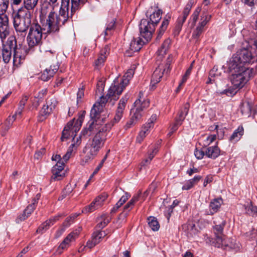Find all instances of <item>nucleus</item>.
<instances>
[{
	"label": "nucleus",
	"instance_id": "56",
	"mask_svg": "<svg viewBox=\"0 0 257 257\" xmlns=\"http://www.w3.org/2000/svg\"><path fill=\"white\" fill-rule=\"evenodd\" d=\"M46 153V149L45 148H42L40 150L37 151L34 155L35 159L39 160L42 158L43 155Z\"/></svg>",
	"mask_w": 257,
	"mask_h": 257
},
{
	"label": "nucleus",
	"instance_id": "25",
	"mask_svg": "<svg viewBox=\"0 0 257 257\" xmlns=\"http://www.w3.org/2000/svg\"><path fill=\"white\" fill-rule=\"evenodd\" d=\"M220 150L217 146H211L207 148L205 150V156L209 158L215 159L220 155Z\"/></svg>",
	"mask_w": 257,
	"mask_h": 257
},
{
	"label": "nucleus",
	"instance_id": "21",
	"mask_svg": "<svg viewBox=\"0 0 257 257\" xmlns=\"http://www.w3.org/2000/svg\"><path fill=\"white\" fill-rule=\"evenodd\" d=\"M128 99V96L125 95L122 97L119 100L117 110L116 111L115 115L113 120V123L118 122L121 118L123 115V110L125 107Z\"/></svg>",
	"mask_w": 257,
	"mask_h": 257
},
{
	"label": "nucleus",
	"instance_id": "43",
	"mask_svg": "<svg viewBox=\"0 0 257 257\" xmlns=\"http://www.w3.org/2000/svg\"><path fill=\"white\" fill-rule=\"evenodd\" d=\"M76 184L75 183L74 184H68L67 185L64 191H63L61 196L59 197V200H62L63 198L66 197L67 195L70 194L73 190L74 188L76 187Z\"/></svg>",
	"mask_w": 257,
	"mask_h": 257
},
{
	"label": "nucleus",
	"instance_id": "27",
	"mask_svg": "<svg viewBox=\"0 0 257 257\" xmlns=\"http://www.w3.org/2000/svg\"><path fill=\"white\" fill-rule=\"evenodd\" d=\"M189 107V103H186L184 104L183 107L180 109L175 119V121H177L178 124L182 123L183 121L185 118L186 116L188 113Z\"/></svg>",
	"mask_w": 257,
	"mask_h": 257
},
{
	"label": "nucleus",
	"instance_id": "10",
	"mask_svg": "<svg viewBox=\"0 0 257 257\" xmlns=\"http://www.w3.org/2000/svg\"><path fill=\"white\" fill-rule=\"evenodd\" d=\"M170 63L168 61L166 63L160 64L156 68L152 75L151 84L153 88L155 85L159 83L164 74H167L170 70Z\"/></svg>",
	"mask_w": 257,
	"mask_h": 257
},
{
	"label": "nucleus",
	"instance_id": "52",
	"mask_svg": "<svg viewBox=\"0 0 257 257\" xmlns=\"http://www.w3.org/2000/svg\"><path fill=\"white\" fill-rule=\"evenodd\" d=\"M193 63H194V61L192 63V64L190 65V66L186 70L185 74L183 75V76L182 77V81H181V82L180 83V86L181 85H182L186 81V80L188 78V77H189V75H190V73L191 72V71H192V66H193Z\"/></svg>",
	"mask_w": 257,
	"mask_h": 257
},
{
	"label": "nucleus",
	"instance_id": "44",
	"mask_svg": "<svg viewBox=\"0 0 257 257\" xmlns=\"http://www.w3.org/2000/svg\"><path fill=\"white\" fill-rule=\"evenodd\" d=\"M187 17V15H184V14H182V16L179 17L176 26V30L177 31L178 33H179L181 31L182 27L184 23L185 22Z\"/></svg>",
	"mask_w": 257,
	"mask_h": 257
},
{
	"label": "nucleus",
	"instance_id": "59",
	"mask_svg": "<svg viewBox=\"0 0 257 257\" xmlns=\"http://www.w3.org/2000/svg\"><path fill=\"white\" fill-rule=\"evenodd\" d=\"M220 75L221 72H218V69L216 67H214L209 72L210 77H216Z\"/></svg>",
	"mask_w": 257,
	"mask_h": 257
},
{
	"label": "nucleus",
	"instance_id": "31",
	"mask_svg": "<svg viewBox=\"0 0 257 257\" xmlns=\"http://www.w3.org/2000/svg\"><path fill=\"white\" fill-rule=\"evenodd\" d=\"M140 195H137L134 196L130 200V201L123 207V213L124 217L127 215V212L130 211L134 207L135 203H136L139 199Z\"/></svg>",
	"mask_w": 257,
	"mask_h": 257
},
{
	"label": "nucleus",
	"instance_id": "16",
	"mask_svg": "<svg viewBox=\"0 0 257 257\" xmlns=\"http://www.w3.org/2000/svg\"><path fill=\"white\" fill-rule=\"evenodd\" d=\"M70 0H61V4L59 9V14H57V17L60 18V20L63 25H65L68 21L69 18L71 17V14H69Z\"/></svg>",
	"mask_w": 257,
	"mask_h": 257
},
{
	"label": "nucleus",
	"instance_id": "60",
	"mask_svg": "<svg viewBox=\"0 0 257 257\" xmlns=\"http://www.w3.org/2000/svg\"><path fill=\"white\" fill-rule=\"evenodd\" d=\"M194 155L197 159H202L205 155V151L196 149L194 152Z\"/></svg>",
	"mask_w": 257,
	"mask_h": 257
},
{
	"label": "nucleus",
	"instance_id": "4",
	"mask_svg": "<svg viewBox=\"0 0 257 257\" xmlns=\"http://www.w3.org/2000/svg\"><path fill=\"white\" fill-rule=\"evenodd\" d=\"M232 62L238 68L248 67V65L257 62V41H253L249 48L241 50Z\"/></svg>",
	"mask_w": 257,
	"mask_h": 257
},
{
	"label": "nucleus",
	"instance_id": "49",
	"mask_svg": "<svg viewBox=\"0 0 257 257\" xmlns=\"http://www.w3.org/2000/svg\"><path fill=\"white\" fill-rule=\"evenodd\" d=\"M10 3V0H0V12L5 13L8 9Z\"/></svg>",
	"mask_w": 257,
	"mask_h": 257
},
{
	"label": "nucleus",
	"instance_id": "22",
	"mask_svg": "<svg viewBox=\"0 0 257 257\" xmlns=\"http://www.w3.org/2000/svg\"><path fill=\"white\" fill-rule=\"evenodd\" d=\"M59 69V66L57 64L51 65L49 68H46L42 73L40 78L41 80L47 81L51 78L53 77L54 75L57 72Z\"/></svg>",
	"mask_w": 257,
	"mask_h": 257
},
{
	"label": "nucleus",
	"instance_id": "20",
	"mask_svg": "<svg viewBox=\"0 0 257 257\" xmlns=\"http://www.w3.org/2000/svg\"><path fill=\"white\" fill-rule=\"evenodd\" d=\"M81 230V228H78L70 233L60 244L58 249L64 250L67 249L70 246V243L74 241L78 237Z\"/></svg>",
	"mask_w": 257,
	"mask_h": 257
},
{
	"label": "nucleus",
	"instance_id": "13",
	"mask_svg": "<svg viewBox=\"0 0 257 257\" xmlns=\"http://www.w3.org/2000/svg\"><path fill=\"white\" fill-rule=\"evenodd\" d=\"M10 34L9 17L5 13L0 14V39L2 42Z\"/></svg>",
	"mask_w": 257,
	"mask_h": 257
},
{
	"label": "nucleus",
	"instance_id": "42",
	"mask_svg": "<svg viewBox=\"0 0 257 257\" xmlns=\"http://www.w3.org/2000/svg\"><path fill=\"white\" fill-rule=\"evenodd\" d=\"M148 224L150 227L154 231H157L160 228V225L155 217L150 216L148 218Z\"/></svg>",
	"mask_w": 257,
	"mask_h": 257
},
{
	"label": "nucleus",
	"instance_id": "38",
	"mask_svg": "<svg viewBox=\"0 0 257 257\" xmlns=\"http://www.w3.org/2000/svg\"><path fill=\"white\" fill-rule=\"evenodd\" d=\"M170 44L171 40L169 39H166L162 44L161 48L158 49L157 53L158 55L160 57V58L166 54Z\"/></svg>",
	"mask_w": 257,
	"mask_h": 257
},
{
	"label": "nucleus",
	"instance_id": "39",
	"mask_svg": "<svg viewBox=\"0 0 257 257\" xmlns=\"http://www.w3.org/2000/svg\"><path fill=\"white\" fill-rule=\"evenodd\" d=\"M201 7H198L196 8L195 10L193 12V14L191 16L189 19V23H190L192 28H193L195 26L196 23L198 19L199 15L201 12Z\"/></svg>",
	"mask_w": 257,
	"mask_h": 257
},
{
	"label": "nucleus",
	"instance_id": "29",
	"mask_svg": "<svg viewBox=\"0 0 257 257\" xmlns=\"http://www.w3.org/2000/svg\"><path fill=\"white\" fill-rule=\"evenodd\" d=\"M59 217V216H55L54 217L46 221L38 227L37 230V232L42 234L45 232L54 222L58 220Z\"/></svg>",
	"mask_w": 257,
	"mask_h": 257
},
{
	"label": "nucleus",
	"instance_id": "14",
	"mask_svg": "<svg viewBox=\"0 0 257 257\" xmlns=\"http://www.w3.org/2000/svg\"><path fill=\"white\" fill-rule=\"evenodd\" d=\"M211 16L206 13L203 12L200 16V21L197 27L194 30L192 37L197 41L204 31V27L210 21Z\"/></svg>",
	"mask_w": 257,
	"mask_h": 257
},
{
	"label": "nucleus",
	"instance_id": "45",
	"mask_svg": "<svg viewBox=\"0 0 257 257\" xmlns=\"http://www.w3.org/2000/svg\"><path fill=\"white\" fill-rule=\"evenodd\" d=\"M108 195L106 193H103L94 200L96 204V206H97L98 208L103 205L104 201L106 199Z\"/></svg>",
	"mask_w": 257,
	"mask_h": 257
},
{
	"label": "nucleus",
	"instance_id": "24",
	"mask_svg": "<svg viewBox=\"0 0 257 257\" xmlns=\"http://www.w3.org/2000/svg\"><path fill=\"white\" fill-rule=\"evenodd\" d=\"M15 46L14 48V53L13 55V64L14 66H18L21 64L22 61L24 60L25 59L24 56H22L21 54L23 51H24V50L22 49H17L16 41H15Z\"/></svg>",
	"mask_w": 257,
	"mask_h": 257
},
{
	"label": "nucleus",
	"instance_id": "57",
	"mask_svg": "<svg viewBox=\"0 0 257 257\" xmlns=\"http://www.w3.org/2000/svg\"><path fill=\"white\" fill-rule=\"evenodd\" d=\"M130 196L131 195L128 193H125V195L122 196L117 203L121 206L128 199Z\"/></svg>",
	"mask_w": 257,
	"mask_h": 257
},
{
	"label": "nucleus",
	"instance_id": "23",
	"mask_svg": "<svg viewBox=\"0 0 257 257\" xmlns=\"http://www.w3.org/2000/svg\"><path fill=\"white\" fill-rule=\"evenodd\" d=\"M11 44L4 45L2 49V56L4 62L8 63L12 59V50L11 45H13V41H10Z\"/></svg>",
	"mask_w": 257,
	"mask_h": 257
},
{
	"label": "nucleus",
	"instance_id": "18",
	"mask_svg": "<svg viewBox=\"0 0 257 257\" xmlns=\"http://www.w3.org/2000/svg\"><path fill=\"white\" fill-rule=\"evenodd\" d=\"M58 101L54 97H49L47 99L46 104L44 105L40 111L41 114L47 117L50 114L57 105Z\"/></svg>",
	"mask_w": 257,
	"mask_h": 257
},
{
	"label": "nucleus",
	"instance_id": "54",
	"mask_svg": "<svg viewBox=\"0 0 257 257\" xmlns=\"http://www.w3.org/2000/svg\"><path fill=\"white\" fill-rule=\"evenodd\" d=\"M93 241L94 242V244H98L101 241V238H102V233L97 232L96 231L94 232L92 235Z\"/></svg>",
	"mask_w": 257,
	"mask_h": 257
},
{
	"label": "nucleus",
	"instance_id": "58",
	"mask_svg": "<svg viewBox=\"0 0 257 257\" xmlns=\"http://www.w3.org/2000/svg\"><path fill=\"white\" fill-rule=\"evenodd\" d=\"M72 150H71V147H70L67 153L64 155H63L61 162L64 163V165H65V163H66L67 161L69 159L71 155Z\"/></svg>",
	"mask_w": 257,
	"mask_h": 257
},
{
	"label": "nucleus",
	"instance_id": "6",
	"mask_svg": "<svg viewBox=\"0 0 257 257\" xmlns=\"http://www.w3.org/2000/svg\"><path fill=\"white\" fill-rule=\"evenodd\" d=\"M220 220L214 221V223L215 225L213 227V230L216 236L214 242V245L217 247H229L230 248H235V244L232 242L230 244L226 243L224 235L223 234L226 221L221 218H220Z\"/></svg>",
	"mask_w": 257,
	"mask_h": 257
},
{
	"label": "nucleus",
	"instance_id": "61",
	"mask_svg": "<svg viewBox=\"0 0 257 257\" xmlns=\"http://www.w3.org/2000/svg\"><path fill=\"white\" fill-rule=\"evenodd\" d=\"M138 120H136V119H135L134 118H133L132 116L131 117V118L130 119V120H128L124 127L126 130L127 129H128L130 128H131L132 126L134 125L136 122H137Z\"/></svg>",
	"mask_w": 257,
	"mask_h": 257
},
{
	"label": "nucleus",
	"instance_id": "30",
	"mask_svg": "<svg viewBox=\"0 0 257 257\" xmlns=\"http://www.w3.org/2000/svg\"><path fill=\"white\" fill-rule=\"evenodd\" d=\"M170 19L171 16L169 14L166 15L165 17L164 18L163 21L162 23V24L160 27V29L158 33V36L157 37V39H160L163 36L165 31L166 30Z\"/></svg>",
	"mask_w": 257,
	"mask_h": 257
},
{
	"label": "nucleus",
	"instance_id": "11",
	"mask_svg": "<svg viewBox=\"0 0 257 257\" xmlns=\"http://www.w3.org/2000/svg\"><path fill=\"white\" fill-rule=\"evenodd\" d=\"M150 101L148 99L144 100L141 96L134 102V107L131 109L132 117L136 120L140 119L143 115V111L149 106Z\"/></svg>",
	"mask_w": 257,
	"mask_h": 257
},
{
	"label": "nucleus",
	"instance_id": "34",
	"mask_svg": "<svg viewBox=\"0 0 257 257\" xmlns=\"http://www.w3.org/2000/svg\"><path fill=\"white\" fill-rule=\"evenodd\" d=\"M201 179L202 176H201L198 175L195 176L193 179H190L185 182L182 188V189L185 190H189L196 184Z\"/></svg>",
	"mask_w": 257,
	"mask_h": 257
},
{
	"label": "nucleus",
	"instance_id": "2",
	"mask_svg": "<svg viewBox=\"0 0 257 257\" xmlns=\"http://www.w3.org/2000/svg\"><path fill=\"white\" fill-rule=\"evenodd\" d=\"M32 14L25 8H19L13 15L14 28L18 36L22 39L25 37L27 31L32 25Z\"/></svg>",
	"mask_w": 257,
	"mask_h": 257
},
{
	"label": "nucleus",
	"instance_id": "48",
	"mask_svg": "<svg viewBox=\"0 0 257 257\" xmlns=\"http://www.w3.org/2000/svg\"><path fill=\"white\" fill-rule=\"evenodd\" d=\"M115 28V21L112 20L107 26L104 31V37L112 34V31Z\"/></svg>",
	"mask_w": 257,
	"mask_h": 257
},
{
	"label": "nucleus",
	"instance_id": "26",
	"mask_svg": "<svg viewBox=\"0 0 257 257\" xmlns=\"http://www.w3.org/2000/svg\"><path fill=\"white\" fill-rule=\"evenodd\" d=\"M144 39L146 41H143L140 37L134 38L130 45V50L133 52L139 51L142 48L143 45L148 42L145 38Z\"/></svg>",
	"mask_w": 257,
	"mask_h": 257
},
{
	"label": "nucleus",
	"instance_id": "55",
	"mask_svg": "<svg viewBox=\"0 0 257 257\" xmlns=\"http://www.w3.org/2000/svg\"><path fill=\"white\" fill-rule=\"evenodd\" d=\"M105 59L106 56L103 54H100L95 62V66L97 67L101 66L104 63Z\"/></svg>",
	"mask_w": 257,
	"mask_h": 257
},
{
	"label": "nucleus",
	"instance_id": "7",
	"mask_svg": "<svg viewBox=\"0 0 257 257\" xmlns=\"http://www.w3.org/2000/svg\"><path fill=\"white\" fill-rule=\"evenodd\" d=\"M136 68V66L135 65H132L131 68L127 70L123 75L119 84H116L115 81H114V83L111 84L108 91L107 96L110 97L115 93H116L118 95H120L123 89L128 84L130 80L133 77Z\"/></svg>",
	"mask_w": 257,
	"mask_h": 257
},
{
	"label": "nucleus",
	"instance_id": "17",
	"mask_svg": "<svg viewBox=\"0 0 257 257\" xmlns=\"http://www.w3.org/2000/svg\"><path fill=\"white\" fill-rule=\"evenodd\" d=\"M157 115L156 114H153L150 119L148 120V122L146 123L143 127L142 130L140 132L137 138V142L139 143H141L144 139L146 137V135L148 134L149 128L153 127L154 122L157 120Z\"/></svg>",
	"mask_w": 257,
	"mask_h": 257
},
{
	"label": "nucleus",
	"instance_id": "35",
	"mask_svg": "<svg viewBox=\"0 0 257 257\" xmlns=\"http://www.w3.org/2000/svg\"><path fill=\"white\" fill-rule=\"evenodd\" d=\"M40 198V194H37L36 197L32 200V202L31 204L29 205L27 208L24 210L25 213L30 216V214L33 212L36 208V205L38 203V201Z\"/></svg>",
	"mask_w": 257,
	"mask_h": 257
},
{
	"label": "nucleus",
	"instance_id": "9",
	"mask_svg": "<svg viewBox=\"0 0 257 257\" xmlns=\"http://www.w3.org/2000/svg\"><path fill=\"white\" fill-rule=\"evenodd\" d=\"M42 38V31L41 26L37 23H33L29 29L27 36V41L29 47H33L40 44Z\"/></svg>",
	"mask_w": 257,
	"mask_h": 257
},
{
	"label": "nucleus",
	"instance_id": "63",
	"mask_svg": "<svg viewBox=\"0 0 257 257\" xmlns=\"http://www.w3.org/2000/svg\"><path fill=\"white\" fill-rule=\"evenodd\" d=\"M107 155H105L103 159L101 161L100 163L98 165V166L95 168L94 170V173H98V172L100 170V169L102 168L104 162L107 159Z\"/></svg>",
	"mask_w": 257,
	"mask_h": 257
},
{
	"label": "nucleus",
	"instance_id": "3",
	"mask_svg": "<svg viewBox=\"0 0 257 257\" xmlns=\"http://www.w3.org/2000/svg\"><path fill=\"white\" fill-rule=\"evenodd\" d=\"M162 12L158 9L153 11V8H151L147 12V16L149 15L150 21L147 19H142L140 24V31L141 35L145 38L147 42L151 40L152 34L155 31V26L159 22L162 18Z\"/></svg>",
	"mask_w": 257,
	"mask_h": 257
},
{
	"label": "nucleus",
	"instance_id": "51",
	"mask_svg": "<svg viewBox=\"0 0 257 257\" xmlns=\"http://www.w3.org/2000/svg\"><path fill=\"white\" fill-rule=\"evenodd\" d=\"M47 92V89H44L41 90L40 92H38V94L35 95V98L38 99V104L36 105V107H37L39 105V102L42 100L44 96L46 95Z\"/></svg>",
	"mask_w": 257,
	"mask_h": 257
},
{
	"label": "nucleus",
	"instance_id": "40",
	"mask_svg": "<svg viewBox=\"0 0 257 257\" xmlns=\"http://www.w3.org/2000/svg\"><path fill=\"white\" fill-rule=\"evenodd\" d=\"M244 129L242 126H239L230 137V141H238L243 135Z\"/></svg>",
	"mask_w": 257,
	"mask_h": 257
},
{
	"label": "nucleus",
	"instance_id": "15",
	"mask_svg": "<svg viewBox=\"0 0 257 257\" xmlns=\"http://www.w3.org/2000/svg\"><path fill=\"white\" fill-rule=\"evenodd\" d=\"M101 108L99 104H97L96 103L93 105V107L91 108L90 116L91 117V122L90 123L89 125H91L93 122L95 124H97L100 126H103L105 124H103L102 123L104 122L105 118H101L100 117V113L101 111Z\"/></svg>",
	"mask_w": 257,
	"mask_h": 257
},
{
	"label": "nucleus",
	"instance_id": "64",
	"mask_svg": "<svg viewBox=\"0 0 257 257\" xmlns=\"http://www.w3.org/2000/svg\"><path fill=\"white\" fill-rule=\"evenodd\" d=\"M216 139V135H210L208 136L206 138V144L209 145L213 142H214Z\"/></svg>",
	"mask_w": 257,
	"mask_h": 257
},
{
	"label": "nucleus",
	"instance_id": "53",
	"mask_svg": "<svg viewBox=\"0 0 257 257\" xmlns=\"http://www.w3.org/2000/svg\"><path fill=\"white\" fill-rule=\"evenodd\" d=\"M193 4V0H189L187 5H186L182 14H184V15L188 16Z\"/></svg>",
	"mask_w": 257,
	"mask_h": 257
},
{
	"label": "nucleus",
	"instance_id": "1",
	"mask_svg": "<svg viewBox=\"0 0 257 257\" xmlns=\"http://www.w3.org/2000/svg\"><path fill=\"white\" fill-rule=\"evenodd\" d=\"M113 125V124L106 123L104 126H100L93 122L87 128V133L88 132L90 133H97L83 149V152L86 155L82 160V165H85L97 156L100 150L103 147L108 133Z\"/></svg>",
	"mask_w": 257,
	"mask_h": 257
},
{
	"label": "nucleus",
	"instance_id": "28",
	"mask_svg": "<svg viewBox=\"0 0 257 257\" xmlns=\"http://www.w3.org/2000/svg\"><path fill=\"white\" fill-rule=\"evenodd\" d=\"M183 231L185 232L188 237H192L196 234L198 230L194 223H186L182 226Z\"/></svg>",
	"mask_w": 257,
	"mask_h": 257
},
{
	"label": "nucleus",
	"instance_id": "8",
	"mask_svg": "<svg viewBox=\"0 0 257 257\" xmlns=\"http://www.w3.org/2000/svg\"><path fill=\"white\" fill-rule=\"evenodd\" d=\"M52 7L51 10L48 15L44 24L45 29L47 30V33L58 32L60 27L64 25L60 21V18L57 17V13L55 10V7Z\"/></svg>",
	"mask_w": 257,
	"mask_h": 257
},
{
	"label": "nucleus",
	"instance_id": "33",
	"mask_svg": "<svg viewBox=\"0 0 257 257\" xmlns=\"http://www.w3.org/2000/svg\"><path fill=\"white\" fill-rule=\"evenodd\" d=\"M15 115L12 117L9 116L5 121L2 127L1 135L2 136H6L7 132L13 125V122L15 121Z\"/></svg>",
	"mask_w": 257,
	"mask_h": 257
},
{
	"label": "nucleus",
	"instance_id": "62",
	"mask_svg": "<svg viewBox=\"0 0 257 257\" xmlns=\"http://www.w3.org/2000/svg\"><path fill=\"white\" fill-rule=\"evenodd\" d=\"M29 216L24 211L23 213L20 215L16 219V222L19 223L21 221L26 220Z\"/></svg>",
	"mask_w": 257,
	"mask_h": 257
},
{
	"label": "nucleus",
	"instance_id": "36",
	"mask_svg": "<svg viewBox=\"0 0 257 257\" xmlns=\"http://www.w3.org/2000/svg\"><path fill=\"white\" fill-rule=\"evenodd\" d=\"M253 111L252 105L249 102H245L242 103L241 107V112L243 115L249 117Z\"/></svg>",
	"mask_w": 257,
	"mask_h": 257
},
{
	"label": "nucleus",
	"instance_id": "37",
	"mask_svg": "<svg viewBox=\"0 0 257 257\" xmlns=\"http://www.w3.org/2000/svg\"><path fill=\"white\" fill-rule=\"evenodd\" d=\"M39 0H23V7L21 8H25L31 12L33 11L38 5Z\"/></svg>",
	"mask_w": 257,
	"mask_h": 257
},
{
	"label": "nucleus",
	"instance_id": "12",
	"mask_svg": "<svg viewBox=\"0 0 257 257\" xmlns=\"http://www.w3.org/2000/svg\"><path fill=\"white\" fill-rule=\"evenodd\" d=\"M82 123V122L75 120L74 119L69 121L62 132L61 140L64 141L70 137L76 136L75 134L79 131Z\"/></svg>",
	"mask_w": 257,
	"mask_h": 257
},
{
	"label": "nucleus",
	"instance_id": "41",
	"mask_svg": "<svg viewBox=\"0 0 257 257\" xmlns=\"http://www.w3.org/2000/svg\"><path fill=\"white\" fill-rule=\"evenodd\" d=\"M84 0H71V17L73 16L75 12L79 9L80 6L83 4Z\"/></svg>",
	"mask_w": 257,
	"mask_h": 257
},
{
	"label": "nucleus",
	"instance_id": "19",
	"mask_svg": "<svg viewBox=\"0 0 257 257\" xmlns=\"http://www.w3.org/2000/svg\"><path fill=\"white\" fill-rule=\"evenodd\" d=\"M64 168L63 162L61 161L57 162L52 168V175L51 177V181H56L62 180L65 176V173L63 171Z\"/></svg>",
	"mask_w": 257,
	"mask_h": 257
},
{
	"label": "nucleus",
	"instance_id": "5",
	"mask_svg": "<svg viewBox=\"0 0 257 257\" xmlns=\"http://www.w3.org/2000/svg\"><path fill=\"white\" fill-rule=\"evenodd\" d=\"M236 70L231 77V81L236 88H241L247 82L253 77L256 73V70L253 68L235 67Z\"/></svg>",
	"mask_w": 257,
	"mask_h": 257
},
{
	"label": "nucleus",
	"instance_id": "50",
	"mask_svg": "<svg viewBox=\"0 0 257 257\" xmlns=\"http://www.w3.org/2000/svg\"><path fill=\"white\" fill-rule=\"evenodd\" d=\"M102 220L100 221L97 225V227L99 229H102L106 226L107 224L110 222V218L108 217L102 216L101 217Z\"/></svg>",
	"mask_w": 257,
	"mask_h": 257
},
{
	"label": "nucleus",
	"instance_id": "46",
	"mask_svg": "<svg viewBox=\"0 0 257 257\" xmlns=\"http://www.w3.org/2000/svg\"><path fill=\"white\" fill-rule=\"evenodd\" d=\"M118 96L116 93H115L113 95L109 97L107 96V94H106L105 97L101 96L100 98V101L98 103L100 106V107L102 108V106L108 100V99H110V100L114 99L116 100L118 98ZM97 104V103H96Z\"/></svg>",
	"mask_w": 257,
	"mask_h": 257
},
{
	"label": "nucleus",
	"instance_id": "32",
	"mask_svg": "<svg viewBox=\"0 0 257 257\" xmlns=\"http://www.w3.org/2000/svg\"><path fill=\"white\" fill-rule=\"evenodd\" d=\"M222 203V200L221 198L214 199L212 200L209 204L210 213L209 214L212 215L216 213Z\"/></svg>",
	"mask_w": 257,
	"mask_h": 257
},
{
	"label": "nucleus",
	"instance_id": "47",
	"mask_svg": "<svg viewBox=\"0 0 257 257\" xmlns=\"http://www.w3.org/2000/svg\"><path fill=\"white\" fill-rule=\"evenodd\" d=\"M98 209V207L96 206L94 200H93L89 205L85 206L82 210L83 213H89Z\"/></svg>",
	"mask_w": 257,
	"mask_h": 257
}]
</instances>
